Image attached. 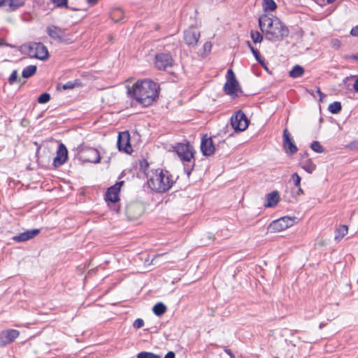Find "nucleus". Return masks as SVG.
Returning <instances> with one entry per match:
<instances>
[{"mask_svg": "<svg viewBox=\"0 0 358 358\" xmlns=\"http://www.w3.org/2000/svg\"><path fill=\"white\" fill-rule=\"evenodd\" d=\"M157 83L150 80H144L137 81L134 84L132 89L128 88L127 92L144 107L150 106L158 98Z\"/></svg>", "mask_w": 358, "mask_h": 358, "instance_id": "1", "label": "nucleus"}, {"mask_svg": "<svg viewBox=\"0 0 358 358\" xmlns=\"http://www.w3.org/2000/svg\"><path fill=\"white\" fill-rule=\"evenodd\" d=\"M146 178L148 187L157 192H166L174 182L172 175L160 169L149 171L146 173Z\"/></svg>", "mask_w": 358, "mask_h": 358, "instance_id": "2", "label": "nucleus"}, {"mask_svg": "<svg viewBox=\"0 0 358 358\" xmlns=\"http://www.w3.org/2000/svg\"><path fill=\"white\" fill-rule=\"evenodd\" d=\"M176 151L184 162V169L187 175H190L194 166V161H192L194 156V148L189 143H180L176 147Z\"/></svg>", "mask_w": 358, "mask_h": 358, "instance_id": "3", "label": "nucleus"}, {"mask_svg": "<svg viewBox=\"0 0 358 358\" xmlns=\"http://www.w3.org/2000/svg\"><path fill=\"white\" fill-rule=\"evenodd\" d=\"M275 22L265 37L271 41H281L288 36L289 30L279 18L275 19Z\"/></svg>", "mask_w": 358, "mask_h": 358, "instance_id": "4", "label": "nucleus"}, {"mask_svg": "<svg viewBox=\"0 0 358 358\" xmlns=\"http://www.w3.org/2000/svg\"><path fill=\"white\" fill-rule=\"evenodd\" d=\"M226 78L227 81L223 87L224 93L231 99L238 97V94L242 92V90L232 69L227 71Z\"/></svg>", "mask_w": 358, "mask_h": 358, "instance_id": "5", "label": "nucleus"}, {"mask_svg": "<svg viewBox=\"0 0 358 358\" xmlns=\"http://www.w3.org/2000/svg\"><path fill=\"white\" fill-rule=\"evenodd\" d=\"M27 54L31 58L45 61L49 57L47 47L42 43L31 42L27 45Z\"/></svg>", "mask_w": 358, "mask_h": 358, "instance_id": "6", "label": "nucleus"}, {"mask_svg": "<svg viewBox=\"0 0 358 358\" xmlns=\"http://www.w3.org/2000/svg\"><path fill=\"white\" fill-rule=\"evenodd\" d=\"M155 66L160 71H169L174 65V59L169 52H159L155 56Z\"/></svg>", "mask_w": 358, "mask_h": 358, "instance_id": "7", "label": "nucleus"}, {"mask_svg": "<svg viewBox=\"0 0 358 358\" xmlns=\"http://www.w3.org/2000/svg\"><path fill=\"white\" fill-rule=\"evenodd\" d=\"M295 220V217H282L278 220L271 222V224L268 225V231L271 233H275L285 230L294 224Z\"/></svg>", "mask_w": 358, "mask_h": 358, "instance_id": "8", "label": "nucleus"}, {"mask_svg": "<svg viewBox=\"0 0 358 358\" xmlns=\"http://www.w3.org/2000/svg\"><path fill=\"white\" fill-rule=\"evenodd\" d=\"M230 122L236 132L243 131L246 129V115L241 110L232 115Z\"/></svg>", "mask_w": 358, "mask_h": 358, "instance_id": "9", "label": "nucleus"}, {"mask_svg": "<svg viewBox=\"0 0 358 358\" xmlns=\"http://www.w3.org/2000/svg\"><path fill=\"white\" fill-rule=\"evenodd\" d=\"M199 38L200 31L194 27H190L184 31V41L189 47L194 48L196 46Z\"/></svg>", "mask_w": 358, "mask_h": 358, "instance_id": "10", "label": "nucleus"}, {"mask_svg": "<svg viewBox=\"0 0 358 358\" xmlns=\"http://www.w3.org/2000/svg\"><path fill=\"white\" fill-rule=\"evenodd\" d=\"M47 34L54 41L59 43H65L66 30L54 24L46 28Z\"/></svg>", "mask_w": 358, "mask_h": 358, "instance_id": "11", "label": "nucleus"}, {"mask_svg": "<svg viewBox=\"0 0 358 358\" xmlns=\"http://www.w3.org/2000/svg\"><path fill=\"white\" fill-rule=\"evenodd\" d=\"M282 146L286 154L289 156L296 154L298 151V148L291 137L287 129H285L283 131Z\"/></svg>", "mask_w": 358, "mask_h": 358, "instance_id": "12", "label": "nucleus"}, {"mask_svg": "<svg viewBox=\"0 0 358 358\" xmlns=\"http://www.w3.org/2000/svg\"><path fill=\"white\" fill-rule=\"evenodd\" d=\"M117 145L120 151H123L127 154L131 153L133 150L130 143V135L129 131L119 133Z\"/></svg>", "mask_w": 358, "mask_h": 358, "instance_id": "13", "label": "nucleus"}, {"mask_svg": "<svg viewBox=\"0 0 358 358\" xmlns=\"http://www.w3.org/2000/svg\"><path fill=\"white\" fill-rule=\"evenodd\" d=\"M83 162L94 164L99 163L101 161L100 153L98 150L94 148H87L82 153L81 156Z\"/></svg>", "mask_w": 358, "mask_h": 358, "instance_id": "14", "label": "nucleus"}, {"mask_svg": "<svg viewBox=\"0 0 358 358\" xmlns=\"http://www.w3.org/2000/svg\"><path fill=\"white\" fill-rule=\"evenodd\" d=\"M20 335L19 331L16 329H6L0 333V347H4L12 343Z\"/></svg>", "mask_w": 358, "mask_h": 358, "instance_id": "15", "label": "nucleus"}, {"mask_svg": "<svg viewBox=\"0 0 358 358\" xmlns=\"http://www.w3.org/2000/svg\"><path fill=\"white\" fill-rule=\"evenodd\" d=\"M215 148L211 137L205 134L201 138V151L204 156H210L215 152Z\"/></svg>", "mask_w": 358, "mask_h": 358, "instance_id": "16", "label": "nucleus"}, {"mask_svg": "<svg viewBox=\"0 0 358 358\" xmlns=\"http://www.w3.org/2000/svg\"><path fill=\"white\" fill-rule=\"evenodd\" d=\"M124 181L117 182L114 185L109 187L106 194V200L112 203H116L119 201V193Z\"/></svg>", "mask_w": 358, "mask_h": 358, "instance_id": "17", "label": "nucleus"}, {"mask_svg": "<svg viewBox=\"0 0 358 358\" xmlns=\"http://www.w3.org/2000/svg\"><path fill=\"white\" fill-rule=\"evenodd\" d=\"M299 165L308 173H312L316 169V165L309 157V155L307 152L300 154Z\"/></svg>", "mask_w": 358, "mask_h": 358, "instance_id": "18", "label": "nucleus"}, {"mask_svg": "<svg viewBox=\"0 0 358 358\" xmlns=\"http://www.w3.org/2000/svg\"><path fill=\"white\" fill-rule=\"evenodd\" d=\"M68 158V150L66 146L63 143H60L58 145L57 150L56 157L53 160V165L55 167H59L63 165Z\"/></svg>", "mask_w": 358, "mask_h": 358, "instance_id": "19", "label": "nucleus"}, {"mask_svg": "<svg viewBox=\"0 0 358 358\" xmlns=\"http://www.w3.org/2000/svg\"><path fill=\"white\" fill-rule=\"evenodd\" d=\"M278 17L275 16L270 17L267 15H263L259 18V25L260 29L265 36L268 34V31L271 29L272 24H274L275 19Z\"/></svg>", "mask_w": 358, "mask_h": 358, "instance_id": "20", "label": "nucleus"}, {"mask_svg": "<svg viewBox=\"0 0 358 358\" xmlns=\"http://www.w3.org/2000/svg\"><path fill=\"white\" fill-rule=\"evenodd\" d=\"M40 233V230L37 229L27 230L20 234L15 236L13 240L16 242H24L30 240L37 236Z\"/></svg>", "mask_w": 358, "mask_h": 358, "instance_id": "21", "label": "nucleus"}, {"mask_svg": "<svg viewBox=\"0 0 358 358\" xmlns=\"http://www.w3.org/2000/svg\"><path fill=\"white\" fill-rule=\"evenodd\" d=\"M280 201V195L278 191H273L266 195V202L264 207L266 208H273L275 207Z\"/></svg>", "mask_w": 358, "mask_h": 358, "instance_id": "22", "label": "nucleus"}, {"mask_svg": "<svg viewBox=\"0 0 358 358\" xmlns=\"http://www.w3.org/2000/svg\"><path fill=\"white\" fill-rule=\"evenodd\" d=\"M6 10L8 13L14 12L25 4L23 0H6Z\"/></svg>", "mask_w": 358, "mask_h": 358, "instance_id": "23", "label": "nucleus"}, {"mask_svg": "<svg viewBox=\"0 0 358 358\" xmlns=\"http://www.w3.org/2000/svg\"><path fill=\"white\" fill-rule=\"evenodd\" d=\"M141 213V208L136 204H129L127 206L126 214L130 219H135Z\"/></svg>", "mask_w": 358, "mask_h": 358, "instance_id": "24", "label": "nucleus"}, {"mask_svg": "<svg viewBox=\"0 0 358 358\" xmlns=\"http://www.w3.org/2000/svg\"><path fill=\"white\" fill-rule=\"evenodd\" d=\"M110 17L115 22H120L124 18V12L121 8H113L110 12Z\"/></svg>", "mask_w": 358, "mask_h": 358, "instance_id": "25", "label": "nucleus"}, {"mask_svg": "<svg viewBox=\"0 0 358 358\" xmlns=\"http://www.w3.org/2000/svg\"><path fill=\"white\" fill-rule=\"evenodd\" d=\"M248 47L250 48L252 53L253 54L254 57H255L256 60L262 64V66H264L265 69H266V64L264 62V58L261 55L259 51L255 48L253 46L251 45L250 42L248 41Z\"/></svg>", "mask_w": 358, "mask_h": 358, "instance_id": "26", "label": "nucleus"}, {"mask_svg": "<svg viewBox=\"0 0 358 358\" xmlns=\"http://www.w3.org/2000/svg\"><path fill=\"white\" fill-rule=\"evenodd\" d=\"M304 73V69L300 65H295L292 69L289 72L291 78H298L301 77Z\"/></svg>", "mask_w": 358, "mask_h": 358, "instance_id": "27", "label": "nucleus"}, {"mask_svg": "<svg viewBox=\"0 0 358 358\" xmlns=\"http://www.w3.org/2000/svg\"><path fill=\"white\" fill-rule=\"evenodd\" d=\"M80 85V83L78 80H75L73 81H69L66 83L65 84L59 83L57 85V87L58 90L62 89L64 90H72L75 88L77 86H79Z\"/></svg>", "mask_w": 358, "mask_h": 358, "instance_id": "28", "label": "nucleus"}, {"mask_svg": "<svg viewBox=\"0 0 358 358\" xmlns=\"http://www.w3.org/2000/svg\"><path fill=\"white\" fill-rule=\"evenodd\" d=\"M348 227L347 225H340L336 229L335 240L338 241L343 238L348 233Z\"/></svg>", "mask_w": 358, "mask_h": 358, "instance_id": "29", "label": "nucleus"}, {"mask_svg": "<svg viewBox=\"0 0 358 358\" xmlns=\"http://www.w3.org/2000/svg\"><path fill=\"white\" fill-rule=\"evenodd\" d=\"M36 70L37 67L35 65L27 66L23 69L22 76L24 78H29L36 73Z\"/></svg>", "mask_w": 358, "mask_h": 358, "instance_id": "30", "label": "nucleus"}, {"mask_svg": "<svg viewBox=\"0 0 358 358\" xmlns=\"http://www.w3.org/2000/svg\"><path fill=\"white\" fill-rule=\"evenodd\" d=\"M152 311L156 315L161 316L166 311V306L163 303L159 302L153 306Z\"/></svg>", "mask_w": 358, "mask_h": 358, "instance_id": "31", "label": "nucleus"}, {"mask_svg": "<svg viewBox=\"0 0 358 358\" xmlns=\"http://www.w3.org/2000/svg\"><path fill=\"white\" fill-rule=\"evenodd\" d=\"M263 7L266 11H273L276 9L277 5L273 0H264Z\"/></svg>", "mask_w": 358, "mask_h": 358, "instance_id": "32", "label": "nucleus"}, {"mask_svg": "<svg viewBox=\"0 0 358 358\" xmlns=\"http://www.w3.org/2000/svg\"><path fill=\"white\" fill-rule=\"evenodd\" d=\"M328 109L332 114H337L342 109L341 103L339 101H334L329 104Z\"/></svg>", "mask_w": 358, "mask_h": 358, "instance_id": "33", "label": "nucleus"}, {"mask_svg": "<svg viewBox=\"0 0 358 358\" xmlns=\"http://www.w3.org/2000/svg\"><path fill=\"white\" fill-rule=\"evenodd\" d=\"M310 148L317 153H323L325 150L324 147L317 141H314L310 144Z\"/></svg>", "mask_w": 358, "mask_h": 358, "instance_id": "34", "label": "nucleus"}, {"mask_svg": "<svg viewBox=\"0 0 358 358\" xmlns=\"http://www.w3.org/2000/svg\"><path fill=\"white\" fill-rule=\"evenodd\" d=\"M250 37L255 43H261L263 40V35L257 31L252 30L250 31Z\"/></svg>", "mask_w": 358, "mask_h": 358, "instance_id": "35", "label": "nucleus"}, {"mask_svg": "<svg viewBox=\"0 0 358 358\" xmlns=\"http://www.w3.org/2000/svg\"><path fill=\"white\" fill-rule=\"evenodd\" d=\"M136 358H161V357L150 352H141L137 355Z\"/></svg>", "mask_w": 358, "mask_h": 358, "instance_id": "36", "label": "nucleus"}, {"mask_svg": "<svg viewBox=\"0 0 358 358\" xmlns=\"http://www.w3.org/2000/svg\"><path fill=\"white\" fill-rule=\"evenodd\" d=\"M50 94L45 92V93H43L42 94H41L38 97L37 100L39 103H45L48 102L50 101Z\"/></svg>", "mask_w": 358, "mask_h": 358, "instance_id": "37", "label": "nucleus"}, {"mask_svg": "<svg viewBox=\"0 0 358 358\" xmlns=\"http://www.w3.org/2000/svg\"><path fill=\"white\" fill-rule=\"evenodd\" d=\"M52 2L57 6L59 8L66 7L68 8V0H51Z\"/></svg>", "mask_w": 358, "mask_h": 358, "instance_id": "38", "label": "nucleus"}, {"mask_svg": "<svg viewBox=\"0 0 358 358\" xmlns=\"http://www.w3.org/2000/svg\"><path fill=\"white\" fill-rule=\"evenodd\" d=\"M292 179L293 180V182H294L295 187L301 186V178L297 173H294L292 175Z\"/></svg>", "mask_w": 358, "mask_h": 358, "instance_id": "39", "label": "nucleus"}, {"mask_svg": "<svg viewBox=\"0 0 358 358\" xmlns=\"http://www.w3.org/2000/svg\"><path fill=\"white\" fill-rule=\"evenodd\" d=\"M17 78V71L14 70V71H13V72L11 73V74L8 78V83L10 85L14 84V83L16 82Z\"/></svg>", "mask_w": 358, "mask_h": 358, "instance_id": "40", "label": "nucleus"}, {"mask_svg": "<svg viewBox=\"0 0 358 358\" xmlns=\"http://www.w3.org/2000/svg\"><path fill=\"white\" fill-rule=\"evenodd\" d=\"M345 148L350 150H358V140L353 141L348 144Z\"/></svg>", "mask_w": 358, "mask_h": 358, "instance_id": "41", "label": "nucleus"}, {"mask_svg": "<svg viewBox=\"0 0 358 358\" xmlns=\"http://www.w3.org/2000/svg\"><path fill=\"white\" fill-rule=\"evenodd\" d=\"M149 164L147 162V161H143L141 162L140 164V171L144 173V174L146 176V173L149 171L148 169Z\"/></svg>", "mask_w": 358, "mask_h": 358, "instance_id": "42", "label": "nucleus"}, {"mask_svg": "<svg viewBox=\"0 0 358 358\" xmlns=\"http://www.w3.org/2000/svg\"><path fill=\"white\" fill-rule=\"evenodd\" d=\"M143 325H144V321L141 318L136 319L133 324V327L136 329H138L143 327Z\"/></svg>", "mask_w": 358, "mask_h": 358, "instance_id": "43", "label": "nucleus"}, {"mask_svg": "<svg viewBox=\"0 0 358 358\" xmlns=\"http://www.w3.org/2000/svg\"><path fill=\"white\" fill-rule=\"evenodd\" d=\"M203 50H204V52L205 53H208L210 52L211 50V48H212V44L210 42H206L204 44H203Z\"/></svg>", "mask_w": 358, "mask_h": 358, "instance_id": "44", "label": "nucleus"}, {"mask_svg": "<svg viewBox=\"0 0 358 358\" xmlns=\"http://www.w3.org/2000/svg\"><path fill=\"white\" fill-rule=\"evenodd\" d=\"M331 45L336 49H338L341 46V43L338 39H333L331 41Z\"/></svg>", "mask_w": 358, "mask_h": 358, "instance_id": "45", "label": "nucleus"}, {"mask_svg": "<svg viewBox=\"0 0 358 358\" xmlns=\"http://www.w3.org/2000/svg\"><path fill=\"white\" fill-rule=\"evenodd\" d=\"M350 34L353 36H358V24L351 29Z\"/></svg>", "mask_w": 358, "mask_h": 358, "instance_id": "46", "label": "nucleus"}, {"mask_svg": "<svg viewBox=\"0 0 358 358\" xmlns=\"http://www.w3.org/2000/svg\"><path fill=\"white\" fill-rule=\"evenodd\" d=\"M224 352H225L226 356L229 357V358H236L235 355L231 351V350L225 348Z\"/></svg>", "mask_w": 358, "mask_h": 358, "instance_id": "47", "label": "nucleus"}, {"mask_svg": "<svg viewBox=\"0 0 358 358\" xmlns=\"http://www.w3.org/2000/svg\"><path fill=\"white\" fill-rule=\"evenodd\" d=\"M296 187V190L295 192L296 196H300L303 194V189H301V186Z\"/></svg>", "mask_w": 358, "mask_h": 358, "instance_id": "48", "label": "nucleus"}, {"mask_svg": "<svg viewBox=\"0 0 358 358\" xmlns=\"http://www.w3.org/2000/svg\"><path fill=\"white\" fill-rule=\"evenodd\" d=\"M164 358H175V353L170 351L165 355Z\"/></svg>", "mask_w": 358, "mask_h": 358, "instance_id": "49", "label": "nucleus"}, {"mask_svg": "<svg viewBox=\"0 0 358 358\" xmlns=\"http://www.w3.org/2000/svg\"><path fill=\"white\" fill-rule=\"evenodd\" d=\"M353 88L355 92H358V78L355 81Z\"/></svg>", "mask_w": 358, "mask_h": 358, "instance_id": "50", "label": "nucleus"}, {"mask_svg": "<svg viewBox=\"0 0 358 358\" xmlns=\"http://www.w3.org/2000/svg\"><path fill=\"white\" fill-rule=\"evenodd\" d=\"M350 58L358 62V53L352 55Z\"/></svg>", "mask_w": 358, "mask_h": 358, "instance_id": "51", "label": "nucleus"}, {"mask_svg": "<svg viewBox=\"0 0 358 358\" xmlns=\"http://www.w3.org/2000/svg\"><path fill=\"white\" fill-rule=\"evenodd\" d=\"M98 0H87V3L90 5H94L97 3Z\"/></svg>", "mask_w": 358, "mask_h": 358, "instance_id": "52", "label": "nucleus"}, {"mask_svg": "<svg viewBox=\"0 0 358 358\" xmlns=\"http://www.w3.org/2000/svg\"><path fill=\"white\" fill-rule=\"evenodd\" d=\"M6 0H0V7H1V6H4L5 7L6 6Z\"/></svg>", "mask_w": 358, "mask_h": 358, "instance_id": "53", "label": "nucleus"}, {"mask_svg": "<svg viewBox=\"0 0 358 358\" xmlns=\"http://www.w3.org/2000/svg\"><path fill=\"white\" fill-rule=\"evenodd\" d=\"M317 94L320 95V98H322V96H324V94L321 92V90H320V88H317Z\"/></svg>", "mask_w": 358, "mask_h": 358, "instance_id": "54", "label": "nucleus"}, {"mask_svg": "<svg viewBox=\"0 0 358 358\" xmlns=\"http://www.w3.org/2000/svg\"><path fill=\"white\" fill-rule=\"evenodd\" d=\"M335 1H336V0H327V2L328 3H331L334 2Z\"/></svg>", "mask_w": 358, "mask_h": 358, "instance_id": "55", "label": "nucleus"}, {"mask_svg": "<svg viewBox=\"0 0 358 358\" xmlns=\"http://www.w3.org/2000/svg\"><path fill=\"white\" fill-rule=\"evenodd\" d=\"M348 78H345L344 80H343V83H345L348 80Z\"/></svg>", "mask_w": 358, "mask_h": 358, "instance_id": "56", "label": "nucleus"}, {"mask_svg": "<svg viewBox=\"0 0 358 358\" xmlns=\"http://www.w3.org/2000/svg\"><path fill=\"white\" fill-rule=\"evenodd\" d=\"M247 124H248V126H249V124H250V121H249V120H248V119Z\"/></svg>", "mask_w": 358, "mask_h": 358, "instance_id": "57", "label": "nucleus"}, {"mask_svg": "<svg viewBox=\"0 0 358 358\" xmlns=\"http://www.w3.org/2000/svg\"><path fill=\"white\" fill-rule=\"evenodd\" d=\"M275 358H279V357H275Z\"/></svg>", "mask_w": 358, "mask_h": 358, "instance_id": "58", "label": "nucleus"}]
</instances>
